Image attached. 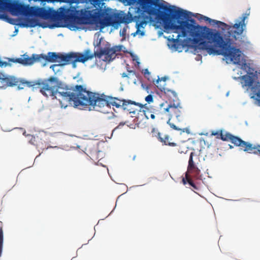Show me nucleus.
Listing matches in <instances>:
<instances>
[{
	"instance_id": "obj_1",
	"label": "nucleus",
	"mask_w": 260,
	"mask_h": 260,
	"mask_svg": "<svg viewBox=\"0 0 260 260\" xmlns=\"http://www.w3.org/2000/svg\"><path fill=\"white\" fill-rule=\"evenodd\" d=\"M249 13H245L240 18V21L236 20L232 26L214 19H212L200 14H196L195 17L199 20H204L212 25H217L223 29L229 30L228 38L224 39L221 34L216 30H212L206 26H200L196 22L193 25H189L190 37L196 44H199L201 48L205 50L209 54L222 55L234 64L241 66V69L245 71L246 75L241 77V84L243 87L249 92L251 99L255 101V103L260 106V70H255L250 67L244 60H241V51L234 46L232 38L235 40L241 38L246 28L245 20Z\"/></svg>"
},
{
	"instance_id": "obj_2",
	"label": "nucleus",
	"mask_w": 260,
	"mask_h": 260,
	"mask_svg": "<svg viewBox=\"0 0 260 260\" xmlns=\"http://www.w3.org/2000/svg\"><path fill=\"white\" fill-rule=\"evenodd\" d=\"M136 4L139 6L137 8L138 15L133 16L131 13L128 12L127 14H124L120 17V21L125 24L135 22L137 28L135 34L141 36H144L145 34L143 30L141 29L144 28V25H146L148 19V17L144 12L154 17L158 22H162L166 29L178 34L175 40L180 37L188 36L190 32L188 26L193 25L196 22V20L192 18L183 20L189 17L190 12L170 5L162 0H147L144 4L138 1L129 6Z\"/></svg>"
},
{
	"instance_id": "obj_3",
	"label": "nucleus",
	"mask_w": 260,
	"mask_h": 260,
	"mask_svg": "<svg viewBox=\"0 0 260 260\" xmlns=\"http://www.w3.org/2000/svg\"><path fill=\"white\" fill-rule=\"evenodd\" d=\"M58 99L61 108L73 106L80 109L93 108L103 111L104 108L111 106L122 109V100L88 91L82 85H76L71 88H65L58 94Z\"/></svg>"
},
{
	"instance_id": "obj_4",
	"label": "nucleus",
	"mask_w": 260,
	"mask_h": 260,
	"mask_svg": "<svg viewBox=\"0 0 260 260\" xmlns=\"http://www.w3.org/2000/svg\"><path fill=\"white\" fill-rule=\"evenodd\" d=\"M98 49L92 53L89 49L84 51L83 53L70 52L68 54H62L58 53V59L57 62L62 65L71 63L73 68L76 67V62H80L84 63L94 57L99 59H102L104 61H111L116 56L119 52L121 51L122 45H116L113 47L111 45L106 42L102 46L101 42L97 44Z\"/></svg>"
},
{
	"instance_id": "obj_5",
	"label": "nucleus",
	"mask_w": 260,
	"mask_h": 260,
	"mask_svg": "<svg viewBox=\"0 0 260 260\" xmlns=\"http://www.w3.org/2000/svg\"><path fill=\"white\" fill-rule=\"evenodd\" d=\"M35 85L40 86V92L43 95L47 98L51 97L52 100L57 99L58 101L59 93L63 91L65 88H71V87L64 85L55 77H50L47 79L36 83L27 81L19 80L17 79V84L15 85L18 86L19 89H22L25 86L31 87Z\"/></svg>"
},
{
	"instance_id": "obj_6",
	"label": "nucleus",
	"mask_w": 260,
	"mask_h": 260,
	"mask_svg": "<svg viewBox=\"0 0 260 260\" xmlns=\"http://www.w3.org/2000/svg\"><path fill=\"white\" fill-rule=\"evenodd\" d=\"M166 98L169 101V104L166 101L160 104V112L170 119L175 116L180 120V118L182 116L183 108L177 93L173 90H167Z\"/></svg>"
},
{
	"instance_id": "obj_7",
	"label": "nucleus",
	"mask_w": 260,
	"mask_h": 260,
	"mask_svg": "<svg viewBox=\"0 0 260 260\" xmlns=\"http://www.w3.org/2000/svg\"><path fill=\"white\" fill-rule=\"evenodd\" d=\"M211 135L216 136L217 139H220L223 141H230L235 146L240 147L241 149L244 151L260 155L259 145H253L242 140L240 138L235 136L229 132L223 133L222 130L212 131Z\"/></svg>"
},
{
	"instance_id": "obj_8",
	"label": "nucleus",
	"mask_w": 260,
	"mask_h": 260,
	"mask_svg": "<svg viewBox=\"0 0 260 260\" xmlns=\"http://www.w3.org/2000/svg\"><path fill=\"white\" fill-rule=\"evenodd\" d=\"M23 56V58H10L9 61L27 66L31 65L36 62H42L43 61L54 62H57L58 59V53L51 52H49L47 55L43 54H33L31 57H29L26 54H24Z\"/></svg>"
},
{
	"instance_id": "obj_9",
	"label": "nucleus",
	"mask_w": 260,
	"mask_h": 260,
	"mask_svg": "<svg viewBox=\"0 0 260 260\" xmlns=\"http://www.w3.org/2000/svg\"><path fill=\"white\" fill-rule=\"evenodd\" d=\"M122 110L133 114L132 117H137V115H142V110L144 105L131 100H122Z\"/></svg>"
},
{
	"instance_id": "obj_10",
	"label": "nucleus",
	"mask_w": 260,
	"mask_h": 260,
	"mask_svg": "<svg viewBox=\"0 0 260 260\" xmlns=\"http://www.w3.org/2000/svg\"><path fill=\"white\" fill-rule=\"evenodd\" d=\"M74 20L79 24H92L96 22L97 17L89 12L81 16H73Z\"/></svg>"
},
{
	"instance_id": "obj_11",
	"label": "nucleus",
	"mask_w": 260,
	"mask_h": 260,
	"mask_svg": "<svg viewBox=\"0 0 260 260\" xmlns=\"http://www.w3.org/2000/svg\"><path fill=\"white\" fill-rule=\"evenodd\" d=\"M17 84V79L13 77H7L0 73V88H6L9 86H13Z\"/></svg>"
},
{
	"instance_id": "obj_12",
	"label": "nucleus",
	"mask_w": 260,
	"mask_h": 260,
	"mask_svg": "<svg viewBox=\"0 0 260 260\" xmlns=\"http://www.w3.org/2000/svg\"><path fill=\"white\" fill-rule=\"evenodd\" d=\"M157 135H155V137H156L158 140L164 143L165 145H168L170 146H176V144L173 142H171L170 137L168 135H165L164 137H161V134L160 133H156Z\"/></svg>"
},
{
	"instance_id": "obj_13",
	"label": "nucleus",
	"mask_w": 260,
	"mask_h": 260,
	"mask_svg": "<svg viewBox=\"0 0 260 260\" xmlns=\"http://www.w3.org/2000/svg\"><path fill=\"white\" fill-rule=\"evenodd\" d=\"M166 79L167 77H162L161 78H158V79L156 81L155 83V85L158 89H159L161 91H163L165 96L166 91L167 90H171L170 89L165 87Z\"/></svg>"
},
{
	"instance_id": "obj_14",
	"label": "nucleus",
	"mask_w": 260,
	"mask_h": 260,
	"mask_svg": "<svg viewBox=\"0 0 260 260\" xmlns=\"http://www.w3.org/2000/svg\"><path fill=\"white\" fill-rule=\"evenodd\" d=\"M200 172V170L197 166H195L191 168H187V171L185 173V175L187 174L192 178H194L195 179H199Z\"/></svg>"
},
{
	"instance_id": "obj_15",
	"label": "nucleus",
	"mask_w": 260,
	"mask_h": 260,
	"mask_svg": "<svg viewBox=\"0 0 260 260\" xmlns=\"http://www.w3.org/2000/svg\"><path fill=\"white\" fill-rule=\"evenodd\" d=\"M182 183L184 185L186 184L187 183L190 186L192 187V190L195 192V190H199V187L198 186L196 183L192 180V178L191 177H189L187 174H186L185 177L182 178Z\"/></svg>"
},
{
	"instance_id": "obj_16",
	"label": "nucleus",
	"mask_w": 260,
	"mask_h": 260,
	"mask_svg": "<svg viewBox=\"0 0 260 260\" xmlns=\"http://www.w3.org/2000/svg\"><path fill=\"white\" fill-rule=\"evenodd\" d=\"M99 23L100 24L101 28H103L106 26H110L112 24L111 18L109 16H106L104 18L99 19Z\"/></svg>"
},
{
	"instance_id": "obj_17",
	"label": "nucleus",
	"mask_w": 260,
	"mask_h": 260,
	"mask_svg": "<svg viewBox=\"0 0 260 260\" xmlns=\"http://www.w3.org/2000/svg\"><path fill=\"white\" fill-rule=\"evenodd\" d=\"M37 25L42 26V24H40L38 23L37 20L33 18L27 19V23H22L21 26L23 27H34Z\"/></svg>"
},
{
	"instance_id": "obj_18",
	"label": "nucleus",
	"mask_w": 260,
	"mask_h": 260,
	"mask_svg": "<svg viewBox=\"0 0 260 260\" xmlns=\"http://www.w3.org/2000/svg\"><path fill=\"white\" fill-rule=\"evenodd\" d=\"M170 120H171V119L169 118V120L167 122V123L169 124V125L170 126V127L171 128H173L175 130L180 131L181 132H180L181 134L182 133H185V132L187 133V134H189L190 133L189 129L188 128H183V129L179 128L174 124H173L172 123H170Z\"/></svg>"
},
{
	"instance_id": "obj_19",
	"label": "nucleus",
	"mask_w": 260,
	"mask_h": 260,
	"mask_svg": "<svg viewBox=\"0 0 260 260\" xmlns=\"http://www.w3.org/2000/svg\"><path fill=\"white\" fill-rule=\"evenodd\" d=\"M3 223L0 221V256H1L3 249V240H4V235L3 230Z\"/></svg>"
},
{
	"instance_id": "obj_20",
	"label": "nucleus",
	"mask_w": 260,
	"mask_h": 260,
	"mask_svg": "<svg viewBox=\"0 0 260 260\" xmlns=\"http://www.w3.org/2000/svg\"><path fill=\"white\" fill-rule=\"evenodd\" d=\"M142 110L144 111V112H141V115H144L147 119H149V117L152 119L155 118V115L154 114L151 113V112L148 109L147 110L142 109Z\"/></svg>"
},
{
	"instance_id": "obj_21",
	"label": "nucleus",
	"mask_w": 260,
	"mask_h": 260,
	"mask_svg": "<svg viewBox=\"0 0 260 260\" xmlns=\"http://www.w3.org/2000/svg\"><path fill=\"white\" fill-rule=\"evenodd\" d=\"M194 155V152H191L189 156V159L188 161V165L187 168H191L196 166L195 163L193 160V156Z\"/></svg>"
},
{
	"instance_id": "obj_22",
	"label": "nucleus",
	"mask_w": 260,
	"mask_h": 260,
	"mask_svg": "<svg viewBox=\"0 0 260 260\" xmlns=\"http://www.w3.org/2000/svg\"><path fill=\"white\" fill-rule=\"evenodd\" d=\"M39 15L42 17L47 18L48 16V12L43 8L40 9Z\"/></svg>"
},
{
	"instance_id": "obj_23",
	"label": "nucleus",
	"mask_w": 260,
	"mask_h": 260,
	"mask_svg": "<svg viewBox=\"0 0 260 260\" xmlns=\"http://www.w3.org/2000/svg\"><path fill=\"white\" fill-rule=\"evenodd\" d=\"M187 148L185 146H184V145L180 146L179 148L178 149V152L180 153H185L187 151Z\"/></svg>"
},
{
	"instance_id": "obj_24",
	"label": "nucleus",
	"mask_w": 260,
	"mask_h": 260,
	"mask_svg": "<svg viewBox=\"0 0 260 260\" xmlns=\"http://www.w3.org/2000/svg\"><path fill=\"white\" fill-rule=\"evenodd\" d=\"M145 101L148 103H150L151 102H153V96L151 94H149L147 96H146L145 98Z\"/></svg>"
},
{
	"instance_id": "obj_25",
	"label": "nucleus",
	"mask_w": 260,
	"mask_h": 260,
	"mask_svg": "<svg viewBox=\"0 0 260 260\" xmlns=\"http://www.w3.org/2000/svg\"><path fill=\"white\" fill-rule=\"evenodd\" d=\"M24 8V6L23 5L18 4L15 8V10L17 12H19L21 10L23 9Z\"/></svg>"
},
{
	"instance_id": "obj_26",
	"label": "nucleus",
	"mask_w": 260,
	"mask_h": 260,
	"mask_svg": "<svg viewBox=\"0 0 260 260\" xmlns=\"http://www.w3.org/2000/svg\"><path fill=\"white\" fill-rule=\"evenodd\" d=\"M142 73L144 74L145 77L148 78V79H149V76H150V73L149 72L148 70L147 69H144L142 71Z\"/></svg>"
},
{
	"instance_id": "obj_27",
	"label": "nucleus",
	"mask_w": 260,
	"mask_h": 260,
	"mask_svg": "<svg viewBox=\"0 0 260 260\" xmlns=\"http://www.w3.org/2000/svg\"><path fill=\"white\" fill-rule=\"evenodd\" d=\"M156 133H159V132L155 128H152V129L151 131V133L152 134V136L153 137H155V135H157Z\"/></svg>"
},
{
	"instance_id": "obj_28",
	"label": "nucleus",
	"mask_w": 260,
	"mask_h": 260,
	"mask_svg": "<svg viewBox=\"0 0 260 260\" xmlns=\"http://www.w3.org/2000/svg\"><path fill=\"white\" fill-rule=\"evenodd\" d=\"M95 2V0H77V3H79V2Z\"/></svg>"
},
{
	"instance_id": "obj_29",
	"label": "nucleus",
	"mask_w": 260,
	"mask_h": 260,
	"mask_svg": "<svg viewBox=\"0 0 260 260\" xmlns=\"http://www.w3.org/2000/svg\"><path fill=\"white\" fill-rule=\"evenodd\" d=\"M66 1L71 3H77V0H65Z\"/></svg>"
},
{
	"instance_id": "obj_30",
	"label": "nucleus",
	"mask_w": 260,
	"mask_h": 260,
	"mask_svg": "<svg viewBox=\"0 0 260 260\" xmlns=\"http://www.w3.org/2000/svg\"><path fill=\"white\" fill-rule=\"evenodd\" d=\"M121 76H122V78H125V77H128L127 74L125 73H123L121 74Z\"/></svg>"
},
{
	"instance_id": "obj_31",
	"label": "nucleus",
	"mask_w": 260,
	"mask_h": 260,
	"mask_svg": "<svg viewBox=\"0 0 260 260\" xmlns=\"http://www.w3.org/2000/svg\"><path fill=\"white\" fill-rule=\"evenodd\" d=\"M5 4H5V2H3V1H2V0H0V6H1V5H5Z\"/></svg>"
},
{
	"instance_id": "obj_32",
	"label": "nucleus",
	"mask_w": 260,
	"mask_h": 260,
	"mask_svg": "<svg viewBox=\"0 0 260 260\" xmlns=\"http://www.w3.org/2000/svg\"><path fill=\"white\" fill-rule=\"evenodd\" d=\"M129 73H133L134 74H135V72L133 71H128Z\"/></svg>"
},
{
	"instance_id": "obj_33",
	"label": "nucleus",
	"mask_w": 260,
	"mask_h": 260,
	"mask_svg": "<svg viewBox=\"0 0 260 260\" xmlns=\"http://www.w3.org/2000/svg\"><path fill=\"white\" fill-rule=\"evenodd\" d=\"M79 80L80 81L81 83H82V81H82V79L81 78H80Z\"/></svg>"
}]
</instances>
